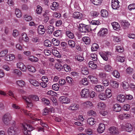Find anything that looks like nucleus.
Returning a JSON list of instances; mask_svg holds the SVG:
<instances>
[{
    "instance_id": "nucleus-36",
    "label": "nucleus",
    "mask_w": 135,
    "mask_h": 135,
    "mask_svg": "<svg viewBox=\"0 0 135 135\" xmlns=\"http://www.w3.org/2000/svg\"><path fill=\"white\" fill-rule=\"evenodd\" d=\"M29 81L31 84L35 86H39L40 85L38 81L34 80L31 79Z\"/></svg>"
},
{
    "instance_id": "nucleus-2",
    "label": "nucleus",
    "mask_w": 135,
    "mask_h": 135,
    "mask_svg": "<svg viewBox=\"0 0 135 135\" xmlns=\"http://www.w3.org/2000/svg\"><path fill=\"white\" fill-rule=\"evenodd\" d=\"M22 126L23 128V131L24 134L26 135H31V132L33 130V128L26 123H23Z\"/></svg>"
},
{
    "instance_id": "nucleus-32",
    "label": "nucleus",
    "mask_w": 135,
    "mask_h": 135,
    "mask_svg": "<svg viewBox=\"0 0 135 135\" xmlns=\"http://www.w3.org/2000/svg\"><path fill=\"white\" fill-rule=\"evenodd\" d=\"M130 115L129 114L123 113L122 114H121L119 115V117L120 118L122 119L123 118H128Z\"/></svg>"
},
{
    "instance_id": "nucleus-21",
    "label": "nucleus",
    "mask_w": 135,
    "mask_h": 135,
    "mask_svg": "<svg viewBox=\"0 0 135 135\" xmlns=\"http://www.w3.org/2000/svg\"><path fill=\"white\" fill-rule=\"evenodd\" d=\"M126 99V97L124 95L120 94L118 95L117 97V99L120 102H124Z\"/></svg>"
},
{
    "instance_id": "nucleus-52",
    "label": "nucleus",
    "mask_w": 135,
    "mask_h": 135,
    "mask_svg": "<svg viewBox=\"0 0 135 135\" xmlns=\"http://www.w3.org/2000/svg\"><path fill=\"white\" fill-rule=\"evenodd\" d=\"M42 7L38 5L37 6V9L36 10V13L38 14H40L42 13Z\"/></svg>"
},
{
    "instance_id": "nucleus-27",
    "label": "nucleus",
    "mask_w": 135,
    "mask_h": 135,
    "mask_svg": "<svg viewBox=\"0 0 135 135\" xmlns=\"http://www.w3.org/2000/svg\"><path fill=\"white\" fill-rule=\"evenodd\" d=\"M83 41L86 45L89 44L91 42L90 38L88 37H84L83 38Z\"/></svg>"
},
{
    "instance_id": "nucleus-17",
    "label": "nucleus",
    "mask_w": 135,
    "mask_h": 135,
    "mask_svg": "<svg viewBox=\"0 0 135 135\" xmlns=\"http://www.w3.org/2000/svg\"><path fill=\"white\" fill-rule=\"evenodd\" d=\"M15 58V55L13 54H10L7 55L5 57V59L7 61H11L13 60Z\"/></svg>"
},
{
    "instance_id": "nucleus-30",
    "label": "nucleus",
    "mask_w": 135,
    "mask_h": 135,
    "mask_svg": "<svg viewBox=\"0 0 135 135\" xmlns=\"http://www.w3.org/2000/svg\"><path fill=\"white\" fill-rule=\"evenodd\" d=\"M52 52L53 55L56 57H60L61 56V54L56 50H52Z\"/></svg>"
},
{
    "instance_id": "nucleus-19",
    "label": "nucleus",
    "mask_w": 135,
    "mask_h": 135,
    "mask_svg": "<svg viewBox=\"0 0 135 135\" xmlns=\"http://www.w3.org/2000/svg\"><path fill=\"white\" fill-rule=\"evenodd\" d=\"M79 108V105L74 104H71L69 108V109L71 110H76Z\"/></svg>"
},
{
    "instance_id": "nucleus-11",
    "label": "nucleus",
    "mask_w": 135,
    "mask_h": 135,
    "mask_svg": "<svg viewBox=\"0 0 135 135\" xmlns=\"http://www.w3.org/2000/svg\"><path fill=\"white\" fill-rule=\"evenodd\" d=\"M59 99L60 102L68 104L70 102L69 99L65 96H61L59 98Z\"/></svg>"
},
{
    "instance_id": "nucleus-22",
    "label": "nucleus",
    "mask_w": 135,
    "mask_h": 135,
    "mask_svg": "<svg viewBox=\"0 0 135 135\" xmlns=\"http://www.w3.org/2000/svg\"><path fill=\"white\" fill-rule=\"evenodd\" d=\"M50 7L51 9L52 10H56L59 8V6L58 3L54 2H53L52 5Z\"/></svg>"
},
{
    "instance_id": "nucleus-25",
    "label": "nucleus",
    "mask_w": 135,
    "mask_h": 135,
    "mask_svg": "<svg viewBox=\"0 0 135 135\" xmlns=\"http://www.w3.org/2000/svg\"><path fill=\"white\" fill-rule=\"evenodd\" d=\"M113 108L114 110L116 112H119L121 109V107L118 104H115L113 105Z\"/></svg>"
},
{
    "instance_id": "nucleus-10",
    "label": "nucleus",
    "mask_w": 135,
    "mask_h": 135,
    "mask_svg": "<svg viewBox=\"0 0 135 135\" xmlns=\"http://www.w3.org/2000/svg\"><path fill=\"white\" fill-rule=\"evenodd\" d=\"M107 33V29L106 28H102L100 29L98 33V35L100 36H105Z\"/></svg>"
},
{
    "instance_id": "nucleus-63",
    "label": "nucleus",
    "mask_w": 135,
    "mask_h": 135,
    "mask_svg": "<svg viewBox=\"0 0 135 135\" xmlns=\"http://www.w3.org/2000/svg\"><path fill=\"white\" fill-rule=\"evenodd\" d=\"M63 67L64 70L66 71H68L71 70L70 67L67 64H65L64 65Z\"/></svg>"
},
{
    "instance_id": "nucleus-48",
    "label": "nucleus",
    "mask_w": 135,
    "mask_h": 135,
    "mask_svg": "<svg viewBox=\"0 0 135 135\" xmlns=\"http://www.w3.org/2000/svg\"><path fill=\"white\" fill-rule=\"evenodd\" d=\"M52 41L53 44L56 46H58L60 44L59 41L55 38H53L52 40Z\"/></svg>"
},
{
    "instance_id": "nucleus-13",
    "label": "nucleus",
    "mask_w": 135,
    "mask_h": 135,
    "mask_svg": "<svg viewBox=\"0 0 135 135\" xmlns=\"http://www.w3.org/2000/svg\"><path fill=\"white\" fill-rule=\"evenodd\" d=\"M110 53L109 52H103L100 53V55L102 58L105 60L107 61L108 59V56L110 55Z\"/></svg>"
},
{
    "instance_id": "nucleus-41",
    "label": "nucleus",
    "mask_w": 135,
    "mask_h": 135,
    "mask_svg": "<svg viewBox=\"0 0 135 135\" xmlns=\"http://www.w3.org/2000/svg\"><path fill=\"white\" fill-rule=\"evenodd\" d=\"M94 119L93 118H89L87 120V123L91 126L93 125L94 124Z\"/></svg>"
},
{
    "instance_id": "nucleus-14",
    "label": "nucleus",
    "mask_w": 135,
    "mask_h": 135,
    "mask_svg": "<svg viewBox=\"0 0 135 135\" xmlns=\"http://www.w3.org/2000/svg\"><path fill=\"white\" fill-rule=\"evenodd\" d=\"M105 129V125L103 123L100 124L98 128L97 131L99 133H101L104 131Z\"/></svg>"
},
{
    "instance_id": "nucleus-34",
    "label": "nucleus",
    "mask_w": 135,
    "mask_h": 135,
    "mask_svg": "<svg viewBox=\"0 0 135 135\" xmlns=\"http://www.w3.org/2000/svg\"><path fill=\"white\" fill-rule=\"evenodd\" d=\"M91 2L95 5H98L101 4L102 0H90Z\"/></svg>"
},
{
    "instance_id": "nucleus-7",
    "label": "nucleus",
    "mask_w": 135,
    "mask_h": 135,
    "mask_svg": "<svg viewBox=\"0 0 135 135\" xmlns=\"http://www.w3.org/2000/svg\"><path fill=\"white\" fill-rule=\"evenodd\" d=\"M109 131L110 135H115L119 133V131L118 128L113 126L110 128Z\"/></svg>"
},
{
    "instance_id": "nucleus-8",
    "label": "nucleus",
    "mask_w": 135,
    "mask_h": 135,
    "mask_svg": "<svg viewBox=\"0 0 135 135\" xmlns=\"http://www.w3.org/2000/svg\"><path fill=\"white\" fill-rule=\"evenodd\" d=\"M124 128L126 131L128 132H130L133 130V128L131 124L129 123H127L124 125L122 126V129H123Z\"/></svg>"
},
{
    "instance_id": "nucleus-26",
    "label": "nucleus",
    "mask_w": 135,
    "mask_h": 135,
    "mask_svg": "<svg viewBox=\"0 0 135 135\" xmlns=\"http://www.w3.org/2000/svg\"><path fill=\"white\" fill-rule=\"evenodd\" d=\"M112 25L113 29L115 30H119L120 28L119 25L117 22H114L112 23Z\"/></svg>"
},
{
    "instance_id": "nucleus-5",
    "label": "nucleus",
    "mask_w": 135,
    "mask_h": 135,
    "mask_svg": "<svg viewBox=\"0 0 135 135\" xmlns=\"http://www.w3.org/2000/svg\"><path fill=\"white\" fill-rule=\"evenodd\" d=\"M22 98L27 103V108H31L33 106V103L31 97V95L29 96L28 97L25 96H23Z\"/></svg>"
},
{
    "instance_id": "nucleus-59",
    "label": "nucleus",
    "mask_w": 135,
    "mask_h": 135,
    "mask_svg": "<svg viewBox=\"0 0 135 135\" xmlns=\"http://www.w3.org/2000/svg\"><path fill=\"white\" fill-rule=\"evenodd\" d=\"M91 16L94 17H97L99 15V13L95 11H92L90 13Z\"/></svg>"
},
{
    "instance_id": "nucleus-64",
    "label": "nucleus",
    "mask_w": 135,
    "mask_h": 135,
    "mask_svg": "<svg viewBox=\"0 0 135 135\" xmlns=\"http://www.w3.org/2000/svg\"><path fill=\"white\" fill-rule=\"evenodd\" d=\"M128 8L130 10L135 9V3L130 4L128 6Z\"/></svg>"
},
{
    "instance_id": "nucleus-60",
    "label": "nucleus",
    "mask_w": 135,
    "mask_h": 135,
    "mask_svg": "<svg viewBox=\"0 0 135 135\" xmlns=\"http://www.w3.org/2000/svg\"><path fill=\"white\" fill-rule=\"evenodd\" d=\"M44 45L45 46L50 47L51 46V42L48 40H46L44 41Z\"/></svg>"
},
{
    "instance_id": "nucleus-55",
    "label": "nucleus",
    "mask_w": 135,
    "mask_h": 135,
    "mask_svg": "<svg viewBox=\"0 0 135 135\" xmlns=\"http://www.w3.org/2000/svg\"><path fill=\"white\" fill-rule=\"evenodd\" d=\"M15 13L18 17H21L22 15L20 11L18 9H16L15 10Z\"/></svg>"
},
{
    "instance_id": "nucleus-6",
    "label": "nucleus",
    "mask_w": 135,
    "mask_h": 135,
    "mask_svg": "<svg viewBox=\"0 0 135 135\" xmlns=\"http://www.w3.org/2000/svg\"><path fill=\"white\" fill-rule=\"evenodd\" d=\"M81 95L83 98H87L89 97V90L86 89H83L81 92Z\"/></svg>"
},
{
    "instance_id": "nucleus-3",
    "label": "nucleus",
    "mask_w": 135,
    "mask_h": 135,
    "mask_svg": "<svg viewBox=\"0 0 135 135\" xmlns=\"http://www.w3.org/2000/svg\"><path fill=\"white\" fill-rule=\"evenodd\" d=\"M18 128L14 126L9 127L8 129L7 133L8 135H18Z\"/></svg>"
},
{
    "instance_id": "nucleus-54",
    "label": "nucleus",
    "mask_w": 135,
    "mask_h": 135,
    "mask_svg": "<svg viewBox=\"0 0 135 135\" xmlns=\"http://www.w3.org/2000/svg\"><path fill=\"white\" fill-rule=\"evenodd\" d=\"M81 72L84 75H87L89 73L88 69L86 68H82Z\"/></svg>"
},
{
    "instance_id": "nucleus-44",
    "label": "nucleus",
    "mask_w": 135,
    "mask_h": 135,
    "mask_svg": "<svg viewBox=\"0 0 135 135\" xmlns=\"http://www.w3.org/2000/svg\"><path fill=\"white\" fill-rule=\"evenodd\" d=\"M81 83L84 85H87L89 83V82L86 78H83L81 81Z\"/></svg>"
},
{
    "instance_id": "nucleus-40",
    "label": "nucleus",
    "mask_w": 135,
    "mask_h": 135,
    "mask_svg": "<svg viewBox=\"0 0 135 135\" xmlns=\"http://www.w3.org/2000/svg\"><path fill=\"white\" fill-rule=\"evenodd\" d=\"M99 46L98 44L96 43H94L92 45L91 50L92 51H96L98 49Z\"/></svg>"
},
{
    "instance_id": "nucleus-56",
    "label": "nucleus",
    "mask_w": 135,
    "mask_h": 135,
    "mask_svg": "<svg viewBox=\"0 0 135 135\" xmlns=\"http://www.w3.org/2000/svg\"><path fill=\"white\" fill-rule=\"evenodd\" d=\"M106 95L107 96H109V97H110L112 95L111 90L109 88H107L105 92Z\"/></svg>"
},
{
    "instance_id": "nucleus-12",
    "label": "nucleus",
    "mask_w": 135,
    "mask_h": 135,
    "mask_svg": "<svg viewBox=\"0 0 135 135\" xmlns=\"http://www.w3.org/2000/svg\"><path fill=\"white\" fill-rule=\"evenodd\" d=\"M18 68L20 69L22 71H25L26 70V68L25 65L22 62H19L17 64Z\"/></svg>"
},
{
    "instance_id": "nucleus-37",
    "label": "nucleus",
    "mask_w": 135,
    "mask_h": 135,
    "mask_svg": "<svg viewBox=\"0 0 135 135\" xmlns=\"http://www.w3.org/2000/svg\"><path fill=\"white\" fill-rule=\"evenodd\" d=\"M99 99L102 100H105L107 99V96L104 93H101L99 95Z\"/></svg>"
},
{
    "instance_id": "nucleus-38",
    "label": "nucleus",
    "mask_w": 135,
    "mask_h": 135,
    "mask_svg": "<svg viewBox=\"0 0 135 135\" xmlns=\"http://www.w3.org/2000/svg\"><path fill=\"white\" fill-rule=\"evenodd\" d=\"M66 34L68 37L70 38H73L74 37V35L73 33L70 31H66Z\"/></svg>"
},
{
    "instance_id": "nucleus-61",
    "label": "nucleus",
    "mask_w": 135,
    "mask_h": 135,
    "mask_svg": "<svg viewBox=\"0 0 135 135\" xmlns=\"http://www.w3.org/2000/svg\"><path fill=\"white\" fill-rule=\"evenodd\" d=\"M133 71V69L130 67H128L126 69L127 73L128 74H131Z\"/></svg>"
},
{
    "instance_id": "nucleus-15",
    "label": "nucleus",
    "mask_w": 135,
    "mask_h": 135,
    "mask_svg": "<svg viewBox=\"0 0 135 135\" xmlns=\"http://www.w3.org/2000/svg\"><path fill=\"white\" fill-rule=\"evenodd\" d=\"M110 85L115 88H117L118 87L119 83L117 81H114L113 80H111L110 82Z\"/></svg>"
},
{
    "instance_id": "nucleus-62",
    "label": "nucleus",
    "mask_w": 135,
    "mask_h": 135,
    "mask_svg": "<svg viewBox=\"0 0 135 135\" xmlns=\"http://www.w3.org/2000/svg\"><path fill=\"white\" fill-rule=\"evenodd\" d=\"M116 50L118 52H122L123 51V49L120 46H117L116 47Z\"/></svg>"
},
{
    "instance_id": "nucleus-1",
    "label": "nucleus",
    "mask_w": 135,
    "mask_h": 135,
    "mask_svg": "<svg viewBox=\"0 0 135 135\" xmlns=\"http://www.w3.org/2000/svg\"><path fill=\"white\" fill-rule=\"evenodd\" d=\"M91 27H92V26H90L89 25H85L83 24H79L78 29L81 32L87 33L90 32V30L95 29L96 27L94 29H93L91 28Z\"/></svg>"
},
{
    "instance_id": "nucleus-35",
    "label": "nucleus",
    "mask_w": 135,
    "mask_h": 135,
    "mask_svg": "<svg viewBox=\"0 0 135 135\" xmlns=\"http://www.w3.org/2000/svg\"><path fill=\"white\" fill-rule=\"evenodd\" d=\"M121 85H122L123 89L125 90L127 89L129 87V84L126 81H124L122 83Z\"/></svg>"
},
{
    "instance_id": "nucleus-9",
    "label": "nucleus",
    "mask_w": 135,
    "mask_h": 135,
    "mask_svg": "<svg viewBox=\"0 0 135 135\" xmlns=\"http://www.w3.org/2000/svg\"><path fill=\"white\" fill-rule=\"evenodd\" d=\"M119 2L118 0H112V6L114 9H117L119 7Z\"/></svg>"
},
{
    "instance_id": "nucleus-31",
    "label": "nucleus",
    "mask_w": 135,
    "mask_h": 135,
    "mask_svg": "<svg viewBox=\"0 0 135 135\" xmlns=\"http://www.w3.org/2000/svg\"><path fill=\"white\" fill-rule=\"evenodd\" d=\"M16 84L18 86L21 87L25 86V82L22 80L17 81Z\"/></svg>"
},
{
    "instance_id": "nucleus-4",
    "label": "nucleus",
    "mask_w": 135,
    "mask_h": 135,
    "mask_svg": "<svg viewBox=\"0 0 135 135\" xmlns=\"http://www.w3.org/2000/svg\"><path fill=\"white\" fill-rule=\"evenodd\" d=\"M12 119L11 114L9 113H6L3 116V118L4 123L6 125H8Z\"/></svg>"
},
{
    "instance_id": "nucleus-51",
    "label": "nucleus",
    "mask_w": 135,
    "mask_h": 135,
    "mask_svg": "<svg viewBox=\"0 0 135 135\" xmlns=\"http://www.w3.org/2000/svg\"><path fill=\"white\" fill-rule=\"evenodd\" d=\"M68 44L72 48L74 47L75 46V42L72 40H70L68 41Z\"/></svg>"
},
{
    "instance_id": "nucleus-46",
    "label": "nucleus",
    "mask_w": 135,
    "mask_h": 135,
    "mask_svg": "<svg viewBox=\"0 0 135 135\" xmlns=\"http://www.w3.org/2000/svg\"><path fill=\"white\" fill-rule=\"evenodd\" d=\"M8 52V50L7 49L4 50L0 52V56H4Z\"/></svg>"
},
{
    "instance_id": "nucleus-23",
    "label": "nucleus",
    "mask_w": 135,
    "mask_h": 135,
    "mask_svg": "<svg viewBox=\"0 0 135 135\" xmlns=\"http://www.w3.org/2000/svg\"><path fill=\"white\" fill-rule=\"evenodd\" d=\"M73 17L75 18H81L82 16V13L79 12H75L73 15Z\"/></svg>"
},
{
    "instance_id": "nucleus-45",
    "label": "nucleus",
    "mask_w": 135,
    "mask_h": 135,
    "mask_svg": "<svg viewBox=\"0 0 135 135\" xmlns=\"http://www.w3.org/2000/svg\"><path fill=\"white\" fill-rule=\"evenodd\" d=\"M101 13V16L103 17H106L108 15V12L106 10H102Z\"/></svg>"
},
{
    "instance_id": "nucleus-28",
    "label": "nucleus",
    "mask_w": 135,
    "mask_h": 135,
    "mask_svg": "<svg viewBox=\"0 0 135 135\" xmlns=\"http://www.w3.org/2000/svg\"><path fill=\"white\" fill-rule=\"evenodd\" d=\"M105 70L108 72H111L113 70V68L112 66L109 65H106L104 67Z\"/></svg>"
},
{
    "instance_id": "nucleus-49",
    "label": "nucleus",
    "mask_w": 135,
    "mask_h": 135,
    "mask_svg": "<svg viewBox=\"0 0 135 135\" xmlns=\"http://www.w3.org/2000/svg\"><path fill=\"white\" fill-rule=\"evenodd\" d=\"M62 31L61 30H57L54 32V35L56 37L61 36Z\"/></svg>"
},
{
    "instance_id": "nucleus-18",
    "label": "nucleus",
    "mask_w": 135,
    "mask_h": 135,
    "mask_svg": "<svg viewBox=\"0 0 135 135\" xmlns=\"http://www.w3.org/2000/svg\"><path fill=\"white\" fill-rule=\"evenodd\" d=\"M121 25L124 29H126L129 27L130 23L127 21L124 20L121 22Z\"/></svg>"
},
{
    "instance_id": "nucleus-42",
    "label": "nucleus",
    "mask_w": 135,
    "mask_h": 135,
    "mask_svg": "<svg viewBox=\"0 0 135 135\" xmlns=\"http://www.w3.org/2000/svg\"><path fill=\"white\" fill-rule=\"evenodd\" d=\"M102 82L103 85L105 86H108L110 82L109 83L108 80L107 79H103L102 80Z\"/></svg>"
},
{
    "instance_id": "nucleus-29",
    "label": "nucleus",
    "mask_w": 135,
    "mask_h": 135,
    "mask_svg": "<svg viewBox=\"0 0 135 135\" xmlns=\"http://www.w3.org/2000/svg\"><path fill=\"white\" fill-rule=\"evenodd\" d=\"M89 67L93 69H96L97 67V65L94 64V62L92 61H91L89 62Z\"/></svg>"
},
{
    "instance_id": "nucleus-16",
    "label": "nucleus",
    "mask_w": 135,
    "mask_h": 135,
    "mask_svg": "<svg viewBox=\"0 0 135 135\" xmlns=\"http://www.w3.org/2000/svg\"><path fill=\"white\" fill-rule=\"evenodd\" d=\"M45 31V29L44 28L43 25H40L39 26L38 28V32L39 34H44Z\"/></svg>"
},
{
    "instance_id": "nucleus-39",
    "label": "nucleus",
    "mask_w": 135,
    "mask_h": 135,
    "mask_svg": "<svg viewBox=\"0 0 135 135\" xmlns=\"http://www.w3.org/2000/svg\"><path fill=\"white\" fill-rule=\"evenodd\" d=\"M84 106L87 108L91 107L92 105V104L91 102L90 101H87L83 103Z\"/></svg>"
},
{
    "instance_id": "nucleus-47",
    "label": "nucleus",
    "mask_w": 135,
    "mask_h": 135,
    "mask_svg": "<svg viewBox=\"0 0 135 135\" xmlns=\"http://www.w3.org/2000/svg\"><path fill=\"white\" fill-rule=\"evenodd\" d=\"M29 70L32 72H35L36 71L35 68L33 66L31 65H28L27 66Z\"/></svg>"
},
{
    "instance_id": "nucleus-20",
    "label": "nucleus",
    "mask_w": 135,
    "mask_h": 135,
    "mask_svg": "<svg viewBox=\"0 0 135 135\" xmlns=\"http://www.w3.org/2000/svg\"><path fill=\"white\" fill-rule=\"evenodd\" d=\"M88 78L93 83L96 84L98 83V80L96 77L90 75L88 76Z\"/></svg>"
},
{
    "instance_id": "nucleus-53",
    "label": "nucleus",
    "mask_w": 135,
    "mask_h": 135,
    "mask_svg": "<svg viewBox=\"0 0 135 135\" xmlns=\"http://www.w3.org/2000/svg\"><path fill=\"white\" fill-rule=\"evenodd\" d=\"M31 97L32 99V101L36 102L38 101L39 99L38 96L37 95H31Z\"/></svg>"
},
{
    "instance_id": "nucleus-57",
    "label": "nucleus",
    "mask_w": 135,
    "mask_h": 135,
    "mask_svg": "<svg viewBox=\"0 0 135 135\" xmlns=\"http://www.w3.org/2000/svg\"><path fill=\"white\" fill-rule=\"evenodd\" d=\"M112 74L116 78H119L120 76V74L118 71L115 70L112 72Z\"/></svg>"
},
{
    "instance_id": "nucleus-24",
    "label": "nucleus",
    "mask_w": 135,
    "mask_h": 135,
    "mask_svg": "<svg viewBox=\"0 0 135 135\" xmlns=\"http://www.w3.org/2000/svg\"><path fill=\"white\" fill-rule=\"evenodd\" d=\"M94 88L97 91L100 92L104 90V87L103 86L98 85L95 86Z\"/></svg>"
},
{
    "instance_id": "nucleus-58",
    "label": "nucleus",
    "mask_w": 135,
    "mask_h": 135,
    "mask_svg": "<svg viewBox=\"0 0 135 135\" xmlns=\"http://www.w3.org/2000/svg\"><path fill=\"white\" fill-rule=\"evenodd\" d=\"M24 18L25 20L27 21H30L32 19V17L31 16H28L27 15L24 16Z\"/></svg>"
},
{
    "instance_id": "nucleus-33",
    "label": "nucleus",
    "mask_w": 135,
    "mask_h": 135,
    "mask_svg": "<svg viewBox=\"0 0 135 135\" xmlns=\"http://www.w3.org/2000/svg\"><path fill=\"white\" fill-rule=\"evenodd\" d=\"M54 30V27L52 26H48L46 29V31L48 33L50 34H51Z\"/></svg>"
},
{
    "instance_id": "nucleus-50",
    "label": "nucleus",
    "mask_w": 135,
    "mask_h": 135,
    "mask_svg": "<svg viewBox=\"0 0 135 135\" xmlns=\"http://www.w3.org/2000/svg\"><path fill=\"white\" fill-rule=\"evenodd\" d=\"M55 68L59 71L60 70L62 69V66L59 63H57L55 65Z\"/></svg>"
},
{
    "instance_id": "nucleus-43",
    "label": "nucleus",
    "mask_w": 135,
    "mask_h": 135,
    "mask_svg": "<svg viewBox=\"0 0 135 135\" xmlns=\"http://www.w3.org/2000/svg\"><path fill=\"white\" fill-rule=\"evenodd\" d=\"M98 105L99 109L101 110L104 109L106 107L105 104L104 103L101 102L99 103Z\"/></svg>"
}]
</instances>
